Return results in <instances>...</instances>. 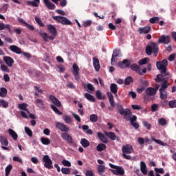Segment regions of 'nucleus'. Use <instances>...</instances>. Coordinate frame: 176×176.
I'll return each mask as SVG.
<instances>
[{"label": "nucleus", "mask_w": 176, "mask_h": 176, "mask_svg": "<svg viewBox=\"0 0 176 176\" xmlns=\"http://www.w3.org/2000/svg\"><path fill=\"white\" fill-rule=\"evenodd\" d=\"M119 112L120 115H123L124 119H125V120H126L127 122H129V120L130 121V124H131V126H133V127H134L135 129H138V127H140V125L138 124V123H137V117L134 115L132 116L133 113H131V111H130V109H123V108L121 107L120 109H119Z\"/></svg>", "instance_id": "1"}, {"label": "nucleus", "mask_w": 176, "mask_h": 176, "mask_svg": "<svg viewBox=\"0 0 176 176\" xmlns=\"http://www.w3.org/2000/svg\"><path fill=\"white\" fill-rule=\"evenodd\" d=\"M146 53L148 56H151L152 53H154V56H157V53H159V46L157 43L151 42L150 45L146 47Z\"/></svg>", "instance_id": "2"}, {"label": "nucleus", "mask_w": 176, "mask_h": 176, "mask_svg": "<svg viewBox=\"0 0 176 176\" xmlns=\"http://www.w3.org/2000/svg\"><path fill=\"white\" fill-rule=\"evenodd\" d=\"M18 108L21 109L20 113L22 118L24 119H28V115H30V110H28V104L26 103H21L18 104Z\"/></svg>", "instance_id": "3"}, {"label": "nucleus", "mask_w": 176, "mask_h": 176, "mask_svg": "<svg viewBox=\"0 0 176 176\" xmlns=\"http://www.w3.org/2000/svg\"><path fill=\"white\" fill-rule=\"evenodd\" d=\"M160 73L161 74H157L156 78L155 79L157 83H160V82H162V80L164 79H167V80H168V79L171 78V74L167 72V69L160 70Z\"/></svg>", "instance_id": "4"}, {"label": "nucleus", "mask_w": 176, "mask_h": 176, "mask_svg": "<svg viewBox=\"0 0 176 176\" xmlns=\"http://www.w3.org/2000/svg\"><path fill=\"white\" fill-rule=\"evenodd\" d=\"M53 19L55 20V21H58V23L63 24V25H71V24H72L71 21L64 16H53Z\"/></svg>", "instance_id": "5"}, {"label": "nucleus", "mask_w": 176, "mask_h": 176, "mask_svg": "<svg viewBox=\"0 0 176 176\" xmlns=\"http://www.w3.org/2000/svg\"><path fill=\"white\" fill-rule=\"evenodd\" d=\"M0 144H1V148L3 151H9V147L8 146L9 145V141H8V138L6 136L3 135H0Z\"/></svg>", "instance_id": "6"}, {"label": "nucleus", "mask_w": 176, "mask_h": 176, "mask_svg": "<svg viewBox=\"0 0 176 176\" xmlns=\"http://www.w3.org/2000/svg\"><path fill=\"white\" fill-rule=\"evenodd\" d=\"M43 162L44 163V167H45V168H48V170H51V168H53V161H52L49 155H44L43 157Z\"/></svg>", "instance_id": "7"}, {"label": "nucleus", "mask_w": 176, "mask_h": 176, "mask_svg": "<svg viewBox=\"0 0 176 176\" xmlns=\"http://www.w3.org/2000/svg\"><path fill=\"white\" fill-rule=\"evenodd\" d=\"M168 65V62H167V60H163L162 61H158L156 63V67L159 71L167 69Z\"/></svg>", "instance_id": "8"}, {"label": "nucleus", "mask_w": 176, "mask_h": 176, "mask_svg": "<svg viewBox=\"0 0 176 176\" xmlns=\"http://www.w3.org/2000/svg\"><path fill=\"white\" fill-rule=\"evenodd\" d=\"M55 124L56 129H58L60 131H63L65 133H68V131H69V128H68V126H67V125H65V124H63L60 122H56Z\"/></svg>", "instance_id": "9"}, {"label": "nucleus", "mask_w": 176, "mask_h": 176, "mask_svg": "<svg viewBox=\"0 0 176 176\" xmlns=\"http://www.w3.org/2000/svg\"><path fill=\"white\" fill-rule=\"evenodd\" d=\"M61 138L63 140L66 141V142H68V144H75L74 142V139H72V136L69 135L67 133H61Z\"/></svg>", "instance_id": "10"}, {"label": "nucleus", "mask_w": 176, "mask_h": 176, "mask_svg": "<svg viewBox=\"0 0 176 176\" xmlns=\"http://www.w3.org/2000/svg\"><path fill=\"white\" fill-rule=\"evenodd\" d=\"M158 43H164V45H168L170 42V36H161L158 39Z\"/></svg>", "instance_id": "11"}, {"label": "nucleus", "mask_w": 176, "mask_h": 176, "mask_svg": "<svg viewBox=\"0 0 176 176\" xmlns=\"http://www.w3.org/2000/svg\"><path fill=\"white\" fill-rule=\"evenodd\" d=\"M115 175H124V169L122 166H116L115 169L111 170Z\"/></svg>", "instance_id": "12"}, {"label": "nucleus", "mask_w": 176, "mask_h": 176, "mask_svg": "<svg viewBox=\"0 0 176 176\" xmlns=\"http://www.w3.org/2000/svg\"><path fill=\"white\" fill-rule=\"evenodd\" d=\"M3 60L8 67H13V64H14V60L12 59V57L4 56Z\"/></svg>", "instance_id": "13"}, {"label": "nucleus", "mask_w": 176, "mask_h": 176, "mask_svg": "<svg viewBox=\"0 0 176 176\" xmlns=\"http://www.w3.org/2000/svg\"><path fill=\"white\" fill-rule=\"evenodd\" d=\"M133 146L130 144H126L122 148V153H133Z\"/></svg>", "instance_id": "14"}, {"label": "nucleus", "mask_w": 176, "mask_h": 176, "mask_svg": "<svg viewBox=\"0 0 176 176\" xmlns=\"http://www.w3.org/2000/svg\"><path fill=\"white\" fill-rule=\"evenodd\" d=\"M120 56V51L116 50L113 52L112 58L111 59V65H115V63L116 62V57H119Z\"/></svg>", "instance_id": "15"}, {"label": "nucleus", "mask_w": 176, "mask_h": 176, "mask_svg": "<svg viewBox=\"0 0 176 176\" xmlns=\"http://www.w3.org/2000/svg\"><path fill=\"white\" fill-rule=\"evenodd\" d=\"M73 74L75 76L76 80H79V67L76 64L73 65V70H72Z\"/></svg>", "instance_id": "16"}, {"label": "nucleus", "mask_w": 176, "mask_h": 176, "mask_svg": "<svg viewBox=\"0 0 176 176\" xmlns=\"http://www.w3.org/2000/svg\"><path fill=\"white\" fill-rule=\"evenodd\" d=\"M118 67L122 69L129 68V67H130V60L124 59V60L118 63Z\"/></svg>", "instance_id": "17"}, {"label": "nucleus", "mask_w": 176, "mask_h": 176, "mask_svg": "<svg viewBox=\"0 0 176 176\" xmlns=\"http://www.w3.org/2000/svg\"><path fill=\"white\" fill-rule=\"evenodd\" d=\"M145 93L146 96H149L150 97H152L153 96H156V93L157 92L155 91V88L148 87L146 89Z\"/></svg>", "instance_id": "18"}, {"label": "nucleus", "mask_w": 176, "mask_h": 176, "mask_svg": "<svg viewBox=\"0 0 176 176\" xmlns=\"http://www.w3.org/2000/svg\"><path fill=\"white\" fill-rule=\"evenodd\" d=\"M47 27L49 32H50L52 35H53L54 36H56V35H57V29H56V27H54V25L50 24L47 25Z\"/></svg>", "instance_id": "19"}, {"label": "nucleus", "mask_w": 176, "mask_h": 176, "mask_svg": "<svg viewBox=\"0 0 176 176\" xmlns=\"http://www.w3.org/2000/svg\"><path fill=\"white\" fill-rule=\"evenodd\" d=\"M50 100L53 104H54V105H56V107H58L59 108L61 107V102H60V100H58V99L55 98L54 96L51 95L50 96Z\"/></svg>", "instance_id": "20"}, {"label": "nucleus", "mask_w": 176, "mask_h": 176, "mask_svg": "<svg viewBox=\"0 0 176 176\" xmlns=\"http://www.w3.org/2000/svg\"><path fill=\"white\" fill-rule=\"evenodd\" d=\"M140 171L144 174V175H146L148 174V168L146 167V164L144 162H140Z\"/></svg>", "instance_id": "21"}, {"label": "nucleus", "mask_w": 176, "mask_h": 176, "mask_svg": "<svg viewBox=\"0 0 176 176\" xmlns=\"http://www.w3.org/2000/svg\"><path fill=\"white\" fill-rule=\"evenodd\" d=\"M104 134H105V135H107V137L110 138V140H111L112 141H115L116 140L119 141V138H118V137L116 136V135L113 132L104 131Z\"/></svg>", "instance_id": "22"}, {"label": "nucleus", "mask_w": 176, "mask_h": 176, "mask_svg": "<svg viewBox=\"0 0 176 176\" xmlns=\"http://www.w3.org/2000/svg\"><path fill=\"white\" fill-rule=\"evenodd\" d=\"M161 82H162V83L161 85L160 90L166 91L167 87L170 86V84L168 83V80L164 79L163 80H161Z\"/></svg>", "instance_id": "23"}, {"label": "nucleus", "mask_w": 176, "mask_h": 176, "mask_svg": "<svg viewBox=\"0 0 176 176\" xmlns=\"http://www.w3.org/2000/svg\"><path fill=\"white\" fill-rule=\"evenodd\" d=\"M39 3H41V0H33L27 1V4L29 6H33V8H38V6H39Z\"/></svg>", "instance_id": "24"}, {"label": "nucleus", "mask_w": 176, "mask_h": 176, "mask_svg": "<svg viewBox=\"0 0 176 176\" xmlns=\"http://www.w3.org/2000/svg\"><path fill=\"white\" fill-rule=\"evenodd\" d=\"M45 6H47V9L50 10H53L56 9V6L50 2V0H43Z\"/></svg>", "instance_id": "25"}, {"label": "nucleus", "mask_w": 176, "mask_h": 176, "mask_svg": "<svg viewBox=\"0 0 176 176\" xmlns=\"http://www.w3.org/2000/svg\"><path fill=\"white\" fill-rule=\"evenodd\" d=\"M8 30L10 34H12V29L10 28V25H5L3 23H0V31H3V30Z\"/></svg>", "instance_id": "26"}, {"label": "nucleus", "mask_w": 176, "mask_h": 176, "mask_svg": "<svg viewBox=\"0 0 176 176\" xmlns=\"http://www.w3.org/2000/svg\"><path fill=\"white\" fill-rule=\"evenodd\" d=\"M10 50L13 52L14 53H16V54H21V49L16 45H10Z\"/></svg>", "instance_id": "27"}, {"label": "nucleus", "mask_w": 176, "mask_h": 176, "mask_svg": "<svg viewBox=\"0 0 176 176\" xmlns=\"http://www.w3.org/2000/svg\"><path fill=\"white\" fill-rule=\"evenodd\" d=\"M97 135H98V138H99V140L102 142H103L104 144H107L108 143V140H107V138L105 137V135H104V134H102V133L98 132Z\"/></svg>", "instance_id": "28"}, {"label": "nucleus", "mask_w": 176, "mask_h": 176, "mask_svg": "<svg viewBox=\"0 0 176 176\" xmlns=\"http://www.w3.org/2000/svg\"><path fill=\"white\" fill-rule=\"evenodd\" d=\"M8 133L14 141H17V138H19V135H17V133H16V131H14V130H13L12 129H9Z\"/></svg>", "instance_id": "29"}, {"label": "nucleus", "mask_w": 176, "mask_h": 176, "mask_svg": "<svg viewBox=\"0 0 176 176\" xmlns=\"http://www.w3.org/2000/svg\"><path fill=\"white\" fill-rule=\"evenodd\" d=\"M93 65L96 71L97 72L100 71V61L98 60V58H93Z\"/></svg>", "instance_id": "30"}, {"label": "nucleus", "mask_w": 176, "mask_h": 176, "mask_svg": "<svg viewBox=\"0 0 176 176\" xmlns=\"http://www.w3.org/2000/svg\"><path fill=\"white\" fill-rule=\"evenodd\" d=\"M38 34L41 35V36L45 41V42H49V35L47 34V33H46L42 30H40V31H38Z\"/></svg>", "instance_id": "31"}, {"label": "nucleus", "mask_w": 176, "mask_h": 176, "mask_svg": "<svg viewBox=\"0 0 176 176\" xmlns=\"http://www.w3.org/2000/svg\"><path fill=\"white\" fill-rule=\"evenodd\" d=\"M151 31V27L149 26H145L144 28H139V33L140 34H148Z\"/></svg>", "instance_id": "32"}, {"label": "nucleus", "mask_w": 176, "mask_h": 176, "mask_svg": "<svg viewBox=\"0 0 176 176\" xmlns=\"http://www.w3.org/2000/svg\"><path fill=\"white\" fill-rule=\"evenodd\" d=\"M63 119L67 124H71L72 123V118L68 114L63 115Z\"/></svg>", "instance_id": "33"}, {"label": "nucleus", "mask_w": 176, "mask_h": 176, "mask_svg": "<svg viewBox=\"0 0 176 176\" xmlns=\"http://www.w3.org/2000/svg\"><path fill=\"white\" fill-rule=\"evenodd\" d=\"M8 96V89L5 87L0 88V97L5 98Z\"/></svg>", "instance_id": "34"}, {"label": "nucleus", "mask_w": 176, "mask_h": 176, "mask_svg": "<svg viewBox=\"0 0 176 176\" xmlns=\"http://www.w3.org/2000/svg\"><path fill=\"white\" fill-rule=\"evenodd\" d=\"M84 96L85 98H87L88 101H91V102H94L96 101V98H94V96L89 93H85Z\"/></svg>", "instance_id": "35"}, {"label": "nucleus", "mask_w": 176, "mask_h": 176, "mask_svg": "<svg viewBox=\"0 0 176 176\" xmlns=\"http://www.w3.org/2000/svg\"><path fill=\"white\" fill-rule=\"evenodd\" d=\"M110 90L111 93H113V94H116L118 93V85L115 83L111 84Z\"/></svg>", "instance_id": "36"}, {"label": "nucleus", "mask_w": 176, "mask_h": 176, "mask_svg": "<svg viewBox=\"0 0 176 176\" xmlns=\"http://www.w3.org/2000/svg\"><path fill=\"white\" fill-rule=\"evenodd\" d=\"M80 144H81L82 146H83V148H88V146H90V142H89L86 139H82L80 140Z\"/></svg>", "instance_id": "37"}, {"label": "nucleus", "mask_w": 176, "mask_h": 176, "mask_svg": "<svg viewBox=\"0 0 176 176\" xmlns=\"http://www.w3.org/2000/svg\"><path fill=\"white\" fill-rule=\"evenodd\" d=\"M41 142L43 144V145H50V142H52L50 139L47 138H41Z\"/></svg>", "instance_id": "38"}, {"label": "nucleus", "mask_w": 176, "mask_h": 176, "mask_svg": "<svg viewBox=\"0 0 176 176\" xmlns=\"http://www.w3.org/2000/svg\"><path fill=\"white\" fill-rule=\"evenodd\" d=\"M160 98L161 100H166L167 99V91H163L160 89Z\"/></svg>", "instance_id": "39"}, {"label": "nucleus", "mask_w": 176, "mask_h": 176, "mask_svg": "<svg viewBox=\"0 0 176 176\" xmlns=\"http://www.w3.org/2000/svg\"><path fill=\"white\" fill-rule=\"evenodd\" d=\"M35 104L36 107L42 109H43V107L45 105V104L43 103V100L41 99H36V100L35 101Z\"/></svg>", "instance_id": "40"}, {"label": "nucleus", "mask_w": 176, "mask_h": 176, "mask_svg": "<svg viewBox=\"0 0 176 176\" xmlns=\"http://www.w3.org/2000/svg\"><path fill=\"white\" fill-rule=\"evenodd\" d=\"M152 141H154L156 144H158V145H162V146H167V143L163 142L162 140H159L157 139H155V138H151Z\"/></svg>", "instance_id": "41"}, {"label": "nucleus", "mask_w": 176, "mask_h": 176, "mask_svg": "<svg viewBox=\"0 0 176 176\" xmlns=\"http://www.w3.org/2000/svg\"><path fill=\"white\" fill-rule=\"evenodd\" d=\"M106 148H107V145L102 143L99 144L96 148L98 152H102V151H104Z\"/></svg>", "instance_id": "42"}, {"label": "nucleus", "mask_w": 176, "mask_h": 176, "mask_svg": "<svg viewBox=\"0 0 176 176\" xmlns=\"http://www.w3.org/2000/svg\"><path fill=\"white\" fill-rule=\"evenodd\" d=\"M84 88L89 90V91H94L95 90L94 86L90 83L85 84Z\"/></svg>", "instance_id": "43"}, {"label": "nucleus", "mask_w": 176, "mask_h": 176, "mask_svg": "<svg viewBox=\"0 0 176 176\" xmlns=\"http://www.w3.org/2000/svg\"><path fill=\"white\" fill-rule=\"evenodd\" d=\"M98 172L100 175L105 173V165H98Z\"/></svg>", "instance_id": "44"}, {"label": "nucleus", "mask_w": 176, "mask_h": 176, "mask_svg": "<svg viewBox=\"0 0 176 176\" xmlns=\"http://www.w3.org/2000/svg\"><path fill=\"white\" fill-rule=\"evenodd\" d=\"M0 107H3V108H8L9 107V103L3 99H0Z\"/></svg>", "instance_id": "45"}, {"label": "nucleus", "mask_w": 176, "mask_h": 176, "mask_svg": "<svg viewBox=\"0 0 176 176\" xmlns=\"http://www.w3.org/2000/svg\"><path fill=\"white\" fill-rule=\"evenodd\" d=\"M89 120L92 123H96V122H97V120H98V116H97V115H96V114H91L89 116Z\"/></svg>", "instance_id": "46"}, {"label": "nucleus", "mask_w": 176, "mask_h": 176, "mask_svg": "<svg viewBox=\"0 0 176 176\" xmlns=\"http://www.w3.org/2000/svg\"><path fill=\"white\" fill-rule=\"evenodd\" d=\"M149 61L148 58H144L143 59H141L138 61L139 65H145V64H148V62Z\"/></svg>", "instance_id": "47"}, {"label": "nucleus", "mask_w": 176, "mask_h": 176, "mask_svg": "<svg viewBox=\"0 0 176 176\" xmlns=\"http://www.w3.org/2000/svg\"><path fill=\"white\" fill-rule=\"evenodd\" d=\"M51 108L57 115H63V112L60 111V110H58V109L56 107L55 105L51 104Z\"/></svg>", "instance_id": "48"}, {"label": "nucleus", "mask_w": 176, "mask_h": 176, "mask_svg": "<svg viewBox=\"0 0 176 176\" xmlns=\"http://www.w3.org/2000/svg\"><path fill=\"white\" fill-rule=\"evenodd\" d=\"M96 96L98 100H104V98H105V96H102V94L100 90L96 91Z\"/></svg>", "instance_id": "49"}, {"label": "nucleus", "mask_w": 176, "mask_h": 176, "mask_svg": "<svg viewBox=\"0 0 176 176\" xmlns=\"http://www.w3.org/2000/svg\"><path fill=\"white\" fill-rule=\"evenodd\" d=\"M9 66L5 65H1V71H3V72H7L8 74H9V72H10V70L9 69V67H8Z\"/></svg>", "instance_id": "50"}, {"label": "nucleus", "mask_w": 176, "mask_h": 176, "mask_svg": "<svg viewBox=\"0 0 176 176\" xmlns=\"http://www.w3.org/2000/svg\"><path fill=\"white\" fill-rule=\"evenodd\" d=\"M25 133H26L29 137H32V131L30 127L25 126Z\"/></svg>", "instance_id": "51"}, {"label": "nucleus", "mask_w": 176, "mask_h": 176, "mask_svg": "<svg viewBox=\"0 0 176 176\" xmlns=\"http://www.w3.org/2000/svg\"><path fill=\"white\" fill-rule=\"evenodd\" d=\"M159 20H160V18L158 16H155L153 18H151L149 21L151 23V24H155V23H159Z\"/></svg>", "instance_id": "52"}, {"label": "nucleus", "mask_w": 176, "mask_h": 176, "mask_svg": "<svg viewBox=\"0 0 176 176\" xmlns=\"http://www.w3.org/2000/svg\"><path fill=\"white\" fill-rule=\"evenodd\" d=\"M12 168H13V166L12 165H8L6 168V176H9V174L12 170Z\"/></svg>", "instance_id": "53"}, {"label": "nucleus", "mask_w": 176, "mask_h": 176, "mask_svg": "<svg viewBox=\"0 0 176 176\" xmlns=\"http://www.w3.org/2000/svg\"><path fill=\"white\" fill-rule=\"evenodd\" d=\"M35 21L40 25V27H45V24H43V22H42V20H41L38 17L35 16Z\"/></svg>", "instance_id": "54"}, {"label": "nucleus", "mask_w": 176, "mask_h": 176, "mask_svg": "<svg viewBox=\"0 0 176 176\" xmlns=\"http://www.w3.org/2000/svg\"><path fill=\"white\" fill-rule=\"evenodd\" d=\"M62 164L65 167H71V162L67 160H63L62 161Z\"/></svg>", "instance_id": "55"}, {"label": "nucleus", "mask_w": 176, "mask_h": 176, "mask_svg": "<svg viewBox=\"0 0 176 176\" xmlns=\"http://www.w3.org/2000/svg\"><path fill=\"white\" fill-rule=\"evenodd\" d=\"M61 171L63 173V174H70L71 173V169H69V168H62Z\"/></svg>", "instance_id": "56"}, {"label": "nucleus", "mask_w": 176, "mask_h": 176, "mask_svg": "<svg viewBox=\"0 0 176 176\" xmlns=\"http://www.w3.org/2000/svg\"><path fill=\"white\" fill-rule=\"evenodd\" d=\"M131 108L134 110V111H140L141 109H142V107L138 104H132L131 105Z\"/></svg>", "instance_id": "57"}, {"label": "nucleus", "mask_w": 176, "mask_h": 176, "mask_svg": "<svg viewBox=\"0 0 176 176\" xmlns=\"http://www.w3.org/2000/svg\"><path fill=\"white\" fill-rule=\"evenodd\" d=\"M132 82H133V78L129 76L125 79L124 85H130V83H132Z\"/></svg>", "instance_id": "58"}, {"label": "nucleus", "mask_w": 176, "mask_h": 176, "mask_svg": "<svg viewBox=\"0 0 176 176\" xmlns=\"http://www.w3.org/2000/svg\"><path fill=\"white\" fill-rule=\"evenodd\" d=\"M155 171L157 174H164V169L155 168Z\"/></svg>", "instance_id": "59"}, {"label": "nucleus", "mask_w": 176, "mask_h": 176, "mask_svg": "<svg viewBox=\"0 0 176 176\" xmlns=\"http://www.w3.org/2000/svg\"><path fill=\"white\" fill-rule=\"evenodd\" d=\"M25 27H26V28H28L30 31H34V30H35V28L34 27V25L28 24V23H26V24L25 25Z\"/></svg>", "instance_id": "60"}, {"label": "nucleus", "mask_w": 176, "mask_h": 176, "mask_svg": "<svg viewBox=\"0 0 176 176\" xmlns=\"http://www.w3.org/2000/svg\"><path fill=\"white\" fill-rule=\"evenodd\" d=\"M158 122L161 124V126H165V124L167 123V121L164 118H160L158 120Z\"/></svg>", "instance_id": "61"}, {"label": "nucleus", "mask_w": 176, "mask_h": 176, "mask_svg": "<svg viewBox=\"0 0 176 176\" xmlns=\"http://www.w3.org/2000/svg\"><path fill=\"white\" fill-rule=\"evenodd\" d=\"M13 161L18 162L19 163L23 164V160L17 156L13 157Z\"/></svg>", "instance_id": "62"}, {"label": "nucleus", "mask_w": 176, "mask_h": 176, "mask_svg": "<svg viewBox=\"0 0 176 176\" xmlns=\"http://www.w3.org/2000/svg\"><path fill=\"white\" fill-rule=\"evenodd\" d=\"M73 118H74V119L76 120H77V122H80V117L79 116H78V114L75 113H72Z\"/></svg>", "instance_id": "63"}, {"label": "nucleus", "mask_w": 176, "mask_h": 176, "mask_svg": "<svg viewBox=\"0 0 176 176\" xmlns=\"http://www.w3.org/2000/svg\"><path fill=\"white\" fill-rule=\"evenodd\" d=\"M169 107L170 108H175L176 107V100H171L169 102Z\"/></svg>", "instance_id": "64"}]
</instances>
